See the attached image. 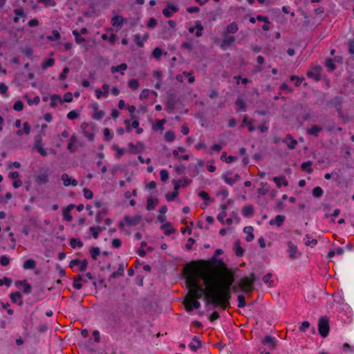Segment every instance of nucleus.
I'll use <instances>...</instances> for the list:
<instances>
[{"mask_svg":"<svg viewBox=\"0 0 354 354\" xmlns=\"http://www.w3.org/2000/svg\"><path fill=\"white\" fill-rule=\"evenodd\" d=\"M183 274L189 289L185 299L187 311L198 309L201 304L198 299L203 296L214 306L226 308L230 299V288L234 282L231 273L227 270L203 268L193 263L184 268Z\"/></svg>","mask_w":354,"mask_h":354,"instance_id":"1","label":"nucleus"},{"mask_svg":"<svg viewBox=\"0 0 354 354\" xmlns=\"http://www.w3.org/2000/svg\"><path fill=\"white\" fill-rule=\"evenodd\" d=\"M318 329L320 335L326 337L329 332V319L326 317H322L318 322Z\"/></svg>","mask_w":354,"mask_h":354,"instance_id":"2","label":"nucleus"},{"mask_svg":"<svg viewBox=\"0 0 354 354\" xmlns=\"http://www.w3.org/2000/svg\"><path fill=\"white\" fill-rule=\"evenodd\" d=\"M88 261L85 259H73L70 262L69 266L75 271H84L86 270Z\"/></svg>","mask_w":354,"mask_h":354,"instance_id":"3","label":"nucleus"},{"mask_svg":"<svg viewBox=\"0 0 354 354\" xmlns=\"http://www.w3.org/2000/svg\"><path fill=\"white\" fill-rule=\"evenodd\" d=\"M254 281L253 274L250 277L243 278L240 281V287L245 292H250L252 289V285Z\"/></svg>","mask_w":354,"mask_h":354,"instance_id":"4","label":"nucleus"},{"mask_svg":"<svg viewBox=\"0 0 354 354\" xmlns=\"http://www.w3.org/2000/svg\"><path fill=\"white\" fill-rule=\"evenodd\" d=\"M287 254L292 259H297L301 256L297 246L291 241L287 242Z\"/></svg>","mask_w":354,"mask_h":354,"instance_id":"5","label":"nucleus"},{"mask_svg":"<svg viewBox=\"0 0 354 354\" xmlns=\"http://www.w3.org/2000/svg\"><path fill=\"white\" fill-rule=\"evenodd\" d=\"M179 10V8L177 5L171 3H168L167 6L162 10V14L166 17H171L173 15L177 12Z\"/></svg>","mask_w":354,"mask_h":354,"instance_id":"6","label":"nucleus"},{"mask_svg":"<svg viewBox=\"0 0 354 354\" xmlns=\"http://www.w3.org/2000/svg\"><path fill=\"white\" fill-rule=\"evenodd\" d=\"M109 93V85L108 84H104L102 86V89L97 88L95 90V93L97 99L101 97H107Z\"/></svg>","mask_w":354,"mask_h":354,"instance_id":"7","label":"nucleus"},{"mask_svg":"<svg viewBox=\"0 0 354 354\" xmlns=\"http://www.w3.org/2000/svg\"><path fill=\"white\" fill-rule=\"evenodd\" d=\"M240 178L239 174H235L233 176H229L228 174H223L222 179L229 185H233L236 183Z\"/></svg>","mask_w":354,"mask_h":354,"instance_id":"8","label":"nucleus"},{"mask_svg":"<svg viewBox=\"0 0 354 354\" xmlns=\"http://www.w3.org/2000/svg\"><path fill=\"white\" fill-rule=\"evenodd\" d=\"M61 178H62V180L63 181L64 186H69V185L77 186V181L75 179L70 177L66 174H62Z\"/></svg>","mask_w":354,"mask_h":354,"instance_id":"9","label":"nucleus"},{"mask_svg":"<svg viewBox=\"0 0 354 354\" xmlns=\"http://www.w3.org/2000/svg\"><path fill=\"white\" fill-rule=\"evenodd\" d=\"M263 344L267 346L270 350H274L276 346V339L270 336H266L263 340Z\"/></svg>","mask_w":354,"mask_h":354,"instance_id":"10","label":"nucleus"},{"mask_svg":"<svg viewBox=\"0 0 354 354\" xmlns=\"http://www.w3.org/2000/svg\"><path fill=\"white\" fill-rule=\"evenodd\" d=\"M149 38V34L145 33L143 35H141L140 34H137L135 35V42L136 44L140 47H142L144 46L145 42Z\"/></svg>","mask_w":354,"mask_h":354,"instance_id":"11","label":"nucleus"},{"mask_svg":"<svg viewBox=\"0 0 354 354\" xmlns=\"http://www.w3.org/2000/svg\"><path fill=\"white\" fill-rule=\"evenodd\" d=\"M16 286L17 288L22 290L25 293H28L31 291V286L26 281H17Z\"/></svg>","mask_w":354,"mask_h":354,"instance_id":"12","label":"nucleus"},{"mask_svg":"<svg viewBox=\"0 0 354 354\" xmlns=\"http://www.w3.org/2000/svg\"><path fill=\"white\" fill-rule=\"evenodd\" d=\"M285 218L286 217L283 215H277L274 218L271 219L269 221V223L270 225H276L277 227H280L284 222Z\"/></svg>","mask_w":354,"mask_h":354,"instance_id":"13","label":"nucleus"},{"mask_svg":"<svg viewBox=\"0 0 354 354\" xmlns=\"http://www.w3.org/2000/svg\"><path fill=\"white\" fill-rule=\"evenodd\" d=\"M190 183V180L186 178L178 180L174 182V189L178 191L180 187H185L187 186Z\"/></svg>","mask_w":354,"mask_h":354,"instance_id":"14","label":"nucleus"},{"mask_svg":"<svg viewBox=\"0 0 354 354\" xmlns=\"http://www.w3.org/2000/svg\"><path fill=\"white\" fill-rule=\"evenodd\" d=\"M248 127V129L249 131L252 132L255 130V127L253 124L252 120H249L247 115H245L243 120V122L241 124V127Z\"/></svg>","mask_w":354,"mask_h":354,"instance_id":"15","label":"nucleus"},{"mask_svg":"<svg viewBox=\"0 0 354 354\" xmlns=\"http://www.w3.org/2000/svg\"><path fill=\"white\" fill-rule=\"evenodd\" d=\"M62 102V100L60 95L53 94L50 96V106L53 108L57 107L59 104Z\"/></svg>","mask_w":354,"mask_h":354,"instance_id":"16","label":"nucleus"},{"mask_svg":"<svg viewBox=\"0 0 354 354\" xmlns=\"http://www.w3.org/2000/svg\"><path fill=\"white\" fill-rule=\"evenodd\" d=\"M124 19L122 17L116 15L111 19V24L114 27L120 28L123 24Z\"/></svg>","mask_w":354,"mask_h":354,"instance_id":"17","label":"nucleus"},{"mask_svg":"<svg viewBox=\"0 0 354 354\" xmlns=\"http://www.w3.org/2000/svg\"><path fill=\"white\" fill-rule=\"evenodd\" d=\"M31 127L28 122H26L23 124V129L18 130L16 133L18 136H22L24 134L28 135L30 133Z\"/></svg>","mask_w":354,"mask_h":354,"instance_id":"18","label":"nucleus"},{"mask_svg":"<svg viewBox=\"0 0 354 354\" xmlns=\"http://www.w3.org/2000/svg\"><path fill=\"white\" fill-rule=\"evenodd\" d=\"M21 297L22 295L20 292H16L10 295V299L12 300V301L18 304L19 306H21L23 304Z\"/></svg>","mask_w":354,"mask_h":354,"instance_id":"19","label":"nucleus"},{"mask_svg":"<svg viewBox=\"0 0 354 354\" xmlns=\"http://www.w3.org/2000/svg\"><path fill=\"white\" fill-rule=\"evenodd\" d=\"M253 231H254V229L252 226H247V227H244L243 232L245 234H247L245 240L248 242H250L254 239V236L253 234Z\"/></svg>","mask_w":354,"mask_h":354,"instance_id":"20","label":"nucleus"},{"mask_svg":"<svg viewBox=\"0 0 354 354\" xmlns=\"http://www.w3.org/2000/svg\"><path fill=\"white\" fill-rule=\"evenodd\" d=\"M254 214V209L251 205H245L242 209V214L246 218L252 217Z\"/></svg>","mask_w":354,"mask_h":354,"instance_id":"21","label":"nucleus"},{"mask_svg":"<svg viewBox=\"0 0 354 354\" xmlns=\"http://www.w3.org/2000/svg\"><path fill=\"white\" fill-rule=\"evenodd\" d=\"M74 207V205H68L64 211H63V218L66 221H71L73 218L71 214V210Z\"/></svg>","mask_w":354,"mask_h":354,"instance_id":"22","label":"nucleus"},{"mask_svg":"<svg viewBox=\"0 0 354 354\" xmlns=\"http://www.w3.org/2000/svg\"><path fill=\"white\" fill-rule=\"evenodd\" d=\"M127 69V65L124 63L121 64L117 66H112L111 68V72L112 73H115L116 72H120L121 74H124V71Z\"/></svg>","mask_w":354,"mask_h":354,"instance_id":"23","label":"nucleus"},{"mask_svg":"<svg viewBox=\"0 0 354 354\" xmlns=\"http://www.w3.org/2000/svg\"><path fill=\"white\" fill-rule=\"evenodd\" d=\"M201 342L195 337L189 344V348L196 352L201 347Z\"/></svg>","mask_w":354,"mask_h":354,"instance_id":"24","label":"nucleus"},{"mask_svg":"<svg viewBox=\"0 0 354 354\" xmlns=\"http://www.w3.org/2000/svg\"><path fill=\"white\" fill-rule=\"evenodd\" d=\"M112 149L115 151V156L116 158H120L127 151V150L126 149L120 148L116 145H113L112 146Z\"/></svg>","mask_w":354,"mask_h":354,"instance_id":"25","label":"nucleus"},{"mask_svg":"<svg viewBox=\"0 0 354 354\" xmlns=\"http://www.w3.org/2000/svg\"><path fill=\"white\" fill-rule=\"evenodd\" d=\"M283 142L288 145L290 149H295L297 142L293 139L290 135H288L284 139Z\"/></svg>","mask_w":354,"mask_h":354,"instance_id":"26","label":"nucleus"},{"mask_svg":"<svg viewBox=\"0 0 354 354\" xmlns=\"http://www.w3.org/2000/svg\"><path fill=\"white\" fill-rule=\"evenodd\" d=\"M273 180L276 183L277 187L279 188L281 187L282 185L288 186V185L287 180L285 178V177L283 176L274 177Z\"/></svg>","mask_w":354,"mask_h":354,"instance_id":"27","label":"nucleus"},{"mask_svg":"<svg viewBox=\"0 0 354 354\" xmlns=\"http://www.w3.org/2000/svg\"><path fill=\"white\" fill-rule=\"evenodd\" d=\"M158 203V199L154 197H149L147 198V209L148 210H152L155 208Z\"/></svg>","mask_w":354,"mask_h":354,"instance_id":"28","label":"nucleus"},{"mask_svg":"<svg viewBox=\"0 0 354 354\" xmlns=\"http://www.w3.org/2000/svg\"><path fill=\"white\" fill-rule=\"evenodd\" d=\"M305 245L310 247H314L317 241L315 239L312 238L309 234H306L304 238Z\"/></svg>","mask_w":354,"mask_h":354,"instance_id":"29","label":"nucleus"},{"mask_svg":"<svg viewBox=\"0 0 354 354\" xmlns=\"http://www.w3.org/2000/svg\"><path fill=\"white\" fill-rule=\"evenodd\" d=\"M36 263L33 259H28L24 263V268L25 270H32L35 268Z\"/></svg>","mask_w":354,"mask_h":354,"instance_id":"30","label":"nucleus"},{"mask_svg":"<svg viewBox=\"0 0 354 354\" xmlns=\"http://www.w3.org/2000/svg\"><path fill=\"white\" fill-rule=\"evenodd\" d=\"M238 30H239L238 25L235 22H232L227 26L226 32L234 34L238 31Z\"/></svg>","mask_w":354,"mask_h":354,"instance_id":"31","label":"nucleus"},{"mask_svg":"<svg viewBox=\"0 0 354 354\" xmlns=\"http://www.w3.org/2000/svg\"><path fill=\"white\" fill-rule=\"evenodd\" d=\"M272 274H267L263 277V281L265 284L268 285V287H272L274 286V281L271 279Z\"/></svg>","mask_w":354,"mask_h":354,"instance_id":"32","label":"nucleus"},{"mask_svg":"<svg viewBox=\"0 0 354 354\" xmlns=\"http://www.w3.org/2000/svg\"><path fill=\"white\" fill-rule=\"evenodd\" d=\"M166 121L165 120H158L156 121V123L154 124L153 129L154 130H160V131H162L164 130V124H165Z\"/></svg>","mask_w":354,"mask_h":354,"instance_id":"33","label":"nucleus"},{"mask_svg":"<svg viewBox=\"0 0 354 354\" xmlns=\"http://www.w3.org/2000/svg\"><path fill=\"white\" fill-rule=\"evenodd\" d=\"M162 229L163 230L165 234L167 235H169L174 232V228L172 227L170 223H164L162 225Z\"/></svg>","mask_w":354,"mask_h":354,"instance_id":"34","label":"nucleus"},{"mask_svg":"<svg viewBox=\"0 0 354 354\" xmlns=\"http://www.w3.org/2000/svg\"><path fill=\"white\" fill-rule=\"evenodd\" d=\"M104 230L102 227H91L90 231L95 239H97L99 234Z\"/></svg>","mask_w":354,"mask_h":354,"instance_id":"35","label":"nucleus"},{"mask_svg":"<svg viewBox=\"0 0 354 354\" xmlns=\"http://www.w3.org/2000/svg\"><path fill=\"white\" fill-rule=\"evenodd\" d=\"M73 35L75 36V41L77 44H81L85 41V39L81 37L78 30H73Z\"/></svg>","mask_w":354,"mask_h":354,"instance_id":"36","label":"nucleus"},{"mask_svg":"<svg viewBox=\"0 0 354 354\" xmlns=\"http://www.w3.org/2000/svg\"><path fill=\"white\" fill-rule=\"evenodd\" d=\"M70 245L73 248H75L76 247L82 248L83 243L80 239L73 238L70 240Z\"/></svg>","mask_w":354,"mask_h":354,"instance_id":"37","label":"nucleus"},{"mask_svg":"<svg viewBox=\"0 0 354 354\" xmlns=\"http://www.w3.org/2000/svg\"><path fill=\"white\" fill-rule=\"evenodd\" d=\"M55 64V59L53 58H48L44 60L42 63L43 69H46L53 66Z\"/></svg>","mask_w":354,"mask_h":354,"instance_id":"38","label":"nucleus"},{"mask_svg":"<svg viewBox=\"0 0 354 354\" xmlns=\"http://www.w3.org/2000/svg\"><path fill=\"white\" fill-rule=\"evenodd\" d=\"M35 148L41 156H45L47 155L46 151L44 149L41 141H38L35 143Z\"/></svg>","mask_w":354,"mask_h":354,"instance_id":"39","label":"nucleus"},{"mask_svg":"<svg viewBox=\"0 0 354 354\" xmlns=\"http://www.w3.org/2000/svg\"><path fill=\"white\" fill-rule=\"evenodd\" d=\"M261 187L259 188L257 190L258 193L261 195L266 194L269 191V188L267 186V183L262 182V183H261Z\"/></svg>","mask_w":354,"mask_h":354,"instance_id":"40","label":"nucleus"},{"mask_svg":"<svg viewBox=\"0 0 354 354\" xmlns=\"http://www.w3.org/2000/svg\"><path fill=\"white\" fill-rule=\"evenodd\" d=\"M321 128L318 126H313L311 128L308 129V133L314 136H317L318 133L321 131Z\"/></svg>","mask_w":354,"mask_h":354,"instance_id":"41","label":"nucleus"},{"mask_svg":"<svg viewBox=\"0 0 354 354\" xmlns=\"http://www.w3.org/2000/svg\"><path fill=\"white\" fill-rule=\"evenodd\" d=\"M307 75L308 77L313 78L316 81L319 80L320 78L319 71L317 70L308 71Z\"/></svg>","mask_w":354,"mask_h":354,"instance_id":"42","label":"nucleus"},{"mask_svg":"<svg viewBox=\"0 0 354 354\" xmlns=\"http://www.w3.org/2000/svg\"><path fill=\"white\" fill-rule=\"evenodd\" d=\"M172 154L173 156L176 158V159H178V160H187L189 159V155L187 154H185V155H180L178 153V150H174L173 152H172Z\"/></svg>","mask_w":354,"mask_h":354,"instance_id":"43","label":"nucleus"},{"mask_svg":"<svg viewBox=\"0 0 354 354\" xmlns=\"http://www.w3.org/2000/svg\"><path fill=\"white\" fill-rule=\"evenodd\" d=\"M91 256L93 259H96L100 255V250L97 247H92L90 250Z\"/></svg>","mask_w":354,"mask_h":354,"instance_id":"44","label":"nucleus"},{"mask_svg":"<svg viewBox=\"0 0 354 354\" xmlns=\"http://www.w3.org/2000/svg\"><path fill=\"white\" fill-rule=\"evenodd\" d=\"M15 14L16 17L14 18V21L17 22L20 17H24V12L22 8H17L15 10Z\"/></svg>","mask_w":354,"mask_h":354,"instance_id":"45","label":"nucleus"},{"mask_svg":"<svg viewBox=\"0 0 354 354\" xmlns=\"http://www.w3.org/2000/svg\"><path fill=\"white\" fill-rule=\"evenodd\" d=\"M178 191L174 189V192L167 193L165 196L168 201H172L178 196Z\"/></svg>","mask_w":354,"mask_h":354,"instance_id":"46","label":"nucleus"},{"mask_svg":"<svg viewBox=\"0 0 354 354\" xmlns=\"http://www.w3.org/2000/svg\"><path fill=\"white\" fill-rule=\"evenodd\" d=\"M175 134L171 131H168L165 134V139L168 142H173L175 140Z\"/></svg>","mask_w":354,"mask_h":354,"instance_id":"47","label":"nucleus"},{"mask_svg":"<svg viewBox=\"0 0 354 354\" xmlns=\"http://www.w3.org/2000/svg\"><path fill=\"white\" fill-rule=\"evenodd\" d=\"M198 196L201 198L204 201H205V205H207V202L210 201V197L209 194L205 191H201L199 192Z\"/></svg>","mask_w":354,"mask_h":354,"instance_id":"48","label":"nucleus"},{"mask_svg":"<svg viewBox=\"0 0 354 354\" xmlns=\"http://www.w3.org/2000/svg\"><path fill=\"white\" fill-rule=\"evenodd\" d=\"M104 111H99V110H97V108H95V111L93 115V119H95L96 120H99L102 119L104 117Z\"/></svg>","mask_w":354,"mask_h":354,"instance_id":"49","label":"nucleus"},{"mask_svg":"<svg viewBox=\"0 0 354 354\" xmlns=\"http://www.w3.org/2000/svg\"><path fill=\"white\" fill-rule=\"evenodd\" d=\"M236 104L237 106V108H238L239 111H245V103H244L243 100L241 98H238L237 99V100L236 102Z\"/></svg>","mask_w":354,"mask_h":354,"instance_id":"50","label":"nucleus"},{"mask_svg":"<svg viewBox=\"0 0 354 354\" xmlns=\"http://www.w3.org/2000/svg\"><path fill=\"white\" fill-rule=\"evenodd\" d=\"M125 221L129 225H136L140 221L139 217H127Z\"/></svg>","mask_w":354,"mask_h":354,"instance_id":"51","label":"nucleus"},{"mask_svg":"<svg viewBox=\"0 0 354 354\" xmlns=\"http://www.w3.org/2000/svg\"><path fill=\"white\" fill-rule=\"evenodd\" d=\"M344 352L353 354L354 353V347L350 346L348 343H344L342 346Z\"/></svg>","mask_w":354,"mask_h":354,"instance_id":"52","label":"nucleus"},{"mask_svg":"<svg viewBox=\"0 0 354 354\" xmlns=\"http://www.w3.org/2000/svg\"><path fill=\"white\" fill-rule=\"evenodd\" d=\"M129 86L133 89L136 90L139 87V82L136 79H132L129 82Z\"/></svg>","mask_w":354,"mask_h":354,"instance_id":"53","label":"nucleus"},{"mask_svg":"<svg viewBox=\"0 0 354 354\" xmlns=\"http://www.w3.org/2000/svg\"><path fill=\"white\" fill-rule=\"evenodd\" d=\"M23 109H24V103L21 101L18 100V101L15 102V103L14 104V106H13V109L15 111H21Z\"/></svg>","mask_w":354,"mask_h":354,"instance_id":"54","label":"nucleus"},{"mask_svg":"<svg viewBox=\"0 0 354 354\" xmlns=\"http://www.w3.org/2000/svg\"><path fill=\"white\" fill-rule=\"evenodd\" d=\"M323 194V190L320 187H316L313 189V195L315 197H320Z\"/></svg>","mask_w":354,"mask_h":354,"instance_id":"55","label":"nucleus"},{"mask_svg":"<svg viewBox=\"0 0 354 354\" xmlns=\"http://www.w3.org/2000/svg\"><path fill=\"white\" fill-rule=\"evenodd\" d=\"M311 165H312V162L310 161L304 162L301 165V168L304 171L310 172L312 171Z\"/></svg>","mask_w":354,"mask_h":354,"instance_id":"56","label":"nucleus"},{"mask_svg":"<svg viewBox=\"0 0 354 354\" xmlns=\"http://www.w3.org/2000/svg\"><path fill=\"white\" fill-rule=\"evenodd\" d=\"M76 140V138L75 136H72L70 138V141L68 144V149L70 151H74V142H75Z\"/></svg>","mask_w":354,"mask_h":354,"instance_id":"57","label":"nucleus"},{"mask_svg":"<svg viewBox=\"0 0 354 354\" xmlns=\"http://www.w3.org/2000/svg\"><path fill=\"white\" fill-rule=\"evenodd\" d=\"M235 253L238 257H241L244 253V250L239 245L238 243L235 244Z\"/></svg>","mask_w":354,"mask_h":354,"instance_id":"58","label":"nucleus"},{"mask_svg":"<svg viewBox=\"0 0 354 354\" xmlns=\"http://www.w3.org/2000/svg\"><path fill=\"white\" fill-rule=\"evenodd\" d=\"M234 37L233 36L226 37L223 39V43L225 46H229L234 41Z\"/></svg>","mask_w":354,"mask_h":354,"instance_id":"59","label":"nucleus"},{"mask_svg":"<svg viewBox=\"0 0 354 354\" xmlns=\"http://www.w3.org/2000/svg\"><path fill=\"white\" fill-rule=\"evenodd\" d=\"M160 176L162 181H166L169 178L168 171L165 169H162L160 172Z\"/></svg>","mask_w":354,"mask_h":354,"instance_id":"60","label":"nucleus"},{"mask_svg":"<svg viewBox=\"0 0 354 354\" xmlns=\"http://www.w3.org/2000/svg\"><path fill=\"white\" fill-rule=\"evenodd\" d=\"M131 118L133 120L131 123V129H137L139 127V121L135 115H131Z\"/></svg>","mask_w":354,"mask_h":354,"instance_id":"61","label":"nucleus"},{"mask_svg":"<svg viewBox=\"0 0 354 354\" xmlns=\"http://www.w3.org/2000/svg\"><path fill=\"white\" fill-rule=\"evenodd\" d=\"M104 139L106 141H109L112 139L113 136L110 131V130L107 128L104 129L103 131Z\"/></svg>","mask_w":354,"mask_h":354,"instance_id":"62","label":"nucleus"},{"mask_svg":"<svg viewBox=\"0 0 354 354\" xmlns=\"http://www.w3.org/2000/svg\"><path fill=\"white\" fill-rule=\"evenodd\" d=\"M47 38L49 40H57L60 38V34L57 30L53 31V35L52 36H48Z\"/></svg>","mask_w":354,"mask_h":354,"instance_id":"63","label":"nucleus"},{"mask_svg":"<svg viewBox=\"0 0 354 354\" xmlns=\"http://www.w3.org/2000/svg\"><path fill=\"white\" fill-rule=\"evenodd\" d=\"M83 193H84V197H85L86 199H91V198H93V192H92L91 190H89V189H86V188H84V189H83Z\"/></svg>","mask_w":354,"mask_h":354,"instance_id":"64","label":"nucleus"}]
</instances>
